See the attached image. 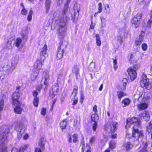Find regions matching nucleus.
Masks as SVG:
<instances>
[{
	"label": "nucleus",
	"mask_w": 152,
	"mask_h": 152,
	"mask_svg": "<svg viewBox=\"0 0 152 152\" xmlns=\"http://www.w3.org/2000/svg\"><path fill=\"white\" fill-rule=\"evenodd\" d=\"M77 90L78 87L77 86H75L71 96L72 98V99H74V98H75V96H76L77 93Z\"/></svg>",
	"instance_id": "cd10ccee"
},
{
	"label": "nucleus",
	"mask_w": 152,
	"mask_h": 152,
	"mask_svg": "<svg viewBox=\"0 0 152 152\" xmlns=\"http://www.w3.org/2000/svg\"><path fill=\"white\" fill-rule=\"evenodd\" d=\"M130 100L128 99H124L121 102V103L124 105L123 106L124 107L130 104Z\"/></svg>",
	"instance_id": "a878e982"
},
{
	"label": "nucleus",
	"mask_w": 152,
	"mask_h": 152,
	"mask_svg": "<svg viewBox=\"0 0 152 152\" xmlns=\"http://www.w3.org/2000/svg\"><path fill=\"white\" fill-rule=\"evenodd\" d=\"M128 82L126 78H123L122 80V82L123 83V88L121 89L124 90L126 89V84Z\"/></svg>",
	"instance_id": "c9c22d12"
},
{
	"label": "nucleus",
	"mask_w": 152,
	"mask_h": 152,
	"mask_svg": "<svg viewBox=\"0 0 152 152\" xmlns=\"http://www.w3.org/2000/svg\"><path fill=\"white\" fill-rule=\"evenodd\" d=\"M20 104L17 103L16 104H13L15 107L14 108V112L16 113L21 114L22 112V109L20 107L21 105V102H20Z\"/></svg>",
	"instance_id": "ddd939ff"
},
{
	"label": "nucleus",
	"mask_w": 152,
	"mask_h": 152,
	"mask_svg": "<svg viewBox=\"0 0 152 152\" xmlns=\"http://www.w3.org/2000/svg\"><path fill=\"white\" fill-rule=\"evenodd\" d=\"M4 100L3 99L0 98V111L3 108Z\"/></svg>",
	"instance_id": "4c0bfd02"
},
{
	"label": "nucleus",
	"mask_w": 152,
	"mask_h": 152,
	"mask_svg": "<svg viewBox=\"0 0 152 152\" xmlns=\"http://www.w3.org/2000/svg\"><path fill=\"white\" fill-rule=\"evenodd\" d=\"M73 141L74 143H76L77 141V134H75L73 136Z\"/></svg>",
	"instance_id": "a18cd8bd"
},
{
	"label": "nucleus",
	"mask_w": 152,
	"mask_h": 152,
	"mask_svg": "<svg viewBox=\"0 0 152 152\" xmlns=\"http://www.w3.org/2000/svg\"><path fill=\"white\" fill-rule=\"evenodd\" d=\"M141 46L143 50L145 51L147 49V45L146 44L143 43L142 45Z\"/></svg>",
	"instance_id": "09e8293b"
},
{
	"label": "nucleus",
	"mask_w": 152,
	"mask_h": 152,
	"mask_svg": "<svg viewBox=\"0 0 152 152\" xmlns=\"http://www.w3.org/2000/svg\"><path fill=\"white\" fill-rule=\"evenodd\" d=\"M11 152H18V150L16 148H13L11 151Z\"/></svg>",
	"instance_id": "338daca9"
},
{
	"label": "nucleus",
	"mask_w": 152,
	"mask_h": 152,
	"mask_svg": "<svg viewBox=\"0 0 152 152\" xmlns=\"http://www.w3.org/2000/svg\"><path fill=\"white\" fill-rule=\"evenodd\" d=\"M105 12L107 14H110L111 12V10L110 8L109 5L108 4H106L105 5Z\"/></svg>",
	"instance_id": "e433bc0d"
},
{
	"label": "nucleus",
	"mask_w": 152,
	"mask_h": 152,
	"mask_svg": "<svg viewBox=\"0 0 152 152\" xmlns=\"http://www.w3.org/2000/svg\"><path fill=\"white\" fill-rule=\"evenodd\" d=\"M33 13V11L32 10V9H31L30 10L29 14L28 15L27 19L28 21H30L32 18V15Z\"/></svg>",
	"instance_id": "f704fd0d"
},
{
	"label": "nucleus",
	"mask_w": 152,
	"mask_h": 152,
	"mask_svg": "<svg viewBox=\"0 0 152 152\" xmlns=\"http://www.w3.org/2000/svg\"><path fill=\"white\" fill-rule=\"evenodd\" d=\"M152 23V20L150 19L147 22L148 25L150 26L151 25Z\"/></svg>",
	"instance_id": "774afa93"
},
{
	"label": "nucleus",
	"mask_w": 152,
	"mask_h": 152,
	"mask_svg": "<svg viewBox=\"0 0 152 152\" xmlns=\"http://www.w3.org/2000/svg\"><path fill=\"white\" fill-rule=\"evenodd\" d=\"M9 132L8 128L6 126L3 127L0 132V139L1 141L0 146V151L1 152H7V146L6 141Z\"/></svg>",
	"instance_id": "7ed1b4c3"
},
{
	"label": "nucleus",
	"mask_w": 152,
	"mask_h": 152,
	"mask_svg": "<svg viewBox=\"0 0 152 152\" xmlns=\"http://www.w3.org/2000/svg\"><path fill=\"white\" fill-rule=\"evenodd\" d=\"M1 94L3 96L6 97L7 95V91L5 90H2L1 92Z\"/></svg>",
	"instance_id": "603ef678"
},
{
	"label": "nucleus",
	"mask_w": 152,
	"mask_h": 152,
	"mask_svg": "<svg viewBox=\"0 0 152 152\" xmlns=\"http://www.w3.org/2000/svg\"><path fill=\"white\" fill-rule=\"evenodd\" d=\"M140 85L142 87H145L147 89H150L151 88V84L149 83L148 79L142 80L140 82Z\"/></svg>",
	"instance_id": "f8f14e48"
},
{
	"label": "nucleus",
	"mask_w": 152,
	"mask_h": 152,
	"mask_svg": "<svg viewBox=\"0 0 152 152\" xmlns=\"http://www.w3.org/2000/svg\"><path fill=\"white\" fill-rule=\"evenodd\" d=\"M95 139V137L94 136L90 138L89 139V143L92 145Z\"/></svg>",
	"instance_id": "3c124183"
},
{
	"label": "nucleus",
	"mask_w": 152,
	"mask_h": 152,
	"mask_svg": "<svg viewBox=\"0 0 152 152\" xmlns=\"http://www.w3.org/2000/svg\"><path fill=\"white\" fill-rule=\"evenodd\" d=\"M141 42L136 40L135 42V44L136 46H139L141 44Z\"/></svg>",
	"instance_id": "13d9d810"
},
{
	"label": "nucleus",
	"mask_w": 152,
	"mask_h": 152,
	"mask_svg": "<svg viewBox=\"0 0 152 152\" xmlns=\"http://www.w3.org/2000/svg\"><path fill=\"white\" fill-rule=\"evenodd\" d=\"M98 10L99 11L97 12V13H100L101 12L102 10V7H98Z\"/></svg>",
	"instance_id": "69168bd1"
},
{
	"label": "nucleus",
	"mask_w": 152,
	"mask_h": 152,
	"mask_svg": "<svg viewBox=\"0 0 152 152\" xmlns=\"http://www.w3.org/2000/svg\"><path fill=\"white\" fill-rule=\"evenodd\" d=\"M9 72H5L4 71H2L0 74V79L1 80H3L5 76L9 74Z\"/></svg>",
	"instance_id": "c85d7f7f"
},
{
	"label": "nucleus",
	"mask_w": 152,
	"mask_h": 152,
	"mask_svg": "<svg viewBox=\"0 0 152 152\" xmlns=\"http://www.w3.org/2000/svg\"><path fill=\"white\" fill-rule=\"evenodd\" d=\"M143 119L146 121H149L150 118V115L148 112L145 111L141 113Z\"/></svg>",
	"instance_id": "2eb2a0df"
},
{
	"label": "nucleus",
	"mask_w": 152,
	"mask_h": 152,
	"mask_svg": "<svg viewBox=\"0 0 152 152\" xmlns=\"http://www.w3.org/2000/svg\"><path fill=\"white\" fill-rule=\"evenodd\" d=\"M117 124L116 122L112 121L109 124H106L104 126V129L105 130L113 132L116 130Z\"/></svg>",
	"instance_id": "423d86ee"
},
{
	"label": "nucleus",
	"mask_w": 152,
	"mask_h": 152,
	"mask_svg": "<svg viewBox=\"0 0 152 152\" xmlns=\"http://www.w3.org/2000/svg\"><path fill=\"white\" fill-rule=\"evenodd\" d=\"M117 95L118 98L121 100L123 97L126 96V94L123 91H119L117 92Z\"/></svg>",
	"instance_id": "7c9ffc66"
},
{
	"label": "nucleus",
	"mask_w": 152,
	"mask_h": 152,
	"mask_svg": "<svg viewBox=\"0 0 152 152\" xmlns=\"http://www.w3.org/2000/svg\"><path fill=\"white\" fill-rule=\"evenodd\" d=\"M12 48V41L9 40L7 43L6 48L8 49H11Z\"/></svg>",
	"instance_id": "ea45409f"
},
{
	"label": "nucleus",
	"mask_w": 152,
	"mask_h": 152,
	"mask_svg": "<svg viewBox=\"0 0 152 152\" xmlns=\"http://www.w3.org/2000/svg\"><path fill=\"white\" fill-rule=\"evenodd\" d=\"M96 37V43L97 46H100L101 44V42L100 39V37L98 34H96L95 35Z\"/></svg>",
	"instance_id": "c756f323"
},
{
	"label": "nucleus",
	"mask_w": 152,
	"mask_h": 152,
	"mask_svg": "<svg viewBox=\"0 0 152 152\" xmlns=\"http://www.w3.org/2000/svg\"><path fill=\"white\" fill-rule=\"evenodd\" d=\"M143 39V37L142 35H140L139 37L138 38H137V41H138L142 43V41Z\"/></svg>",
	"instance_id": "8fccbe9b"
},
{
	"label": "nucleus",
	"mask_w": 152,
	"mask_h": 152,
	"mask_svg": "<svg viewBox=\"0 0 152 152\" xmlns=\"http://www.w3.org/2000/svg\"><path fill=\"white\" fill-rule=\"evenodd\" d=\"M146 130L149 134H151L152 138V124L151 122L149 123L147 125Z\"/></svg>",
	"instance_id": "5701e85b"
},
{
	"label": "nucleus",
	"mask_w": 152,
	"mask_h": 152,
	"mask_svg": "<svg viewBox=\"0 0 152 152\" xmlns=\"http://www.w3.org/2000/svg\"><path fill=\"white\" fill-rule=\"evenodd\" d=\"M39 145L41 147H42L45 145V142L43 139H41L39 142Z\"/></svg>",
	"instance_id": "c03bdc74"
},
{
	"label": "nucleus",
	"mask_w": 152,
	"mask_h": 152,
	"mask_svg": "<svg viewBox=\"0 0 152 152\" xmlns=\"http://www.w3.org/2000/svg\"><path fill=\"white\" fill-rule=\"evenodd\" d=\"M59 89V86L57 83H55L53 86L52 88V90L50 91V96L52 98L57 94Z\"/></svg>",
	"instance_id": "9d476101"
},
{
	"label": "nucleus",
	"mask_w": 152,
	"mask_h": 152,
	"mask_svg": "<svg viewBox=\"0 0 152 152\" xmlns=\"http://www.w3.org/2000/svg\"><path fill=\"white\" fill-rule=\"evenodd\" d=\"M92 126L93 130L94 132L95 131L98 125L97 122H94L92 124Z\"/></svg>",
	"instance_id": "79ce46f5"
},
{
	"label": "nucleus",
	"mask_w": 152,
	"mask_h": 152,
	"mask_svg": "<svg viewBox=\"0 0 152 152\" xmlns=\"http://www.w3.org/2000/svg\"><path fill=\"white\" fill-rule=\"evenodd\" d=\"M27 127L25 124V121H20L19 123V129L18 133V138L19 139L22 137V135L25 132Z\"/></svg>",
	"instance_id": "20e7f679"
},
{
	"label": "nucleus",
	"mask_w": 152,
	"mask_h": 152,
	"mask_svg": "<svg viewBox=\"0 0 152 152\" xmlns=\"http://www.w3.org/2000/svg\"><path fill=\"white\" fill-rule=\"evenodd\" d=\"M93 110L95 113L97 112V106L96 105L94 106V107L93 108Z\"/></svg>",
	"instance_id": "0e129e2a"
},
{
	"label": "nucleus",
	"mask_w": 152,
	"mask_h": 152,
	"mask_svg": "<svg viewBox=\"0 0 152 152\" xmlns=\"http://www.w3.org/2000/svg\"><path fill=\"white\" fill-rule=\"evenodd\" d=\"M38 94V93L37 91H34L33 92V95L35 97H36V96Z\"/></svg>",
	"instance_id": "052dcab7"
},
{
	"label": "nucleus",
	"mask_w": 152,
	"mask_h": 152,
	"mask_svg": "<svg viewBox=\"0 0 152 152\" xmlns=\"http://www.w3.org/2000/svg\"><path fill=\"white\" fill-rule=\"evenodd\" d=\"M84 99V96L83 93V92L81 93V102L82 103L83 102V100Z\"/></svg>",
	"instance_id": "6e6d98bb"
},
{
	"label": "nucleus",
	"mask_w": 152,
	"mask_h": 152,
	"mask_svg": "<svg viewBox=\"0 0 152 152\" xmlns=\"http://www.w3.org/2000/svg\"><path fill=\"white\" fill-rule=\"evenodd\" d=\"M91 120L94 122H97L99 120L98 115L96 114H93L91 116Z\"/></svg>",
	"instance_id": "bb28decb"
},
{
	"label": "nucleus",
	"mask_w": 152,
	"mask_h": 152,
	"mask_svg": "<svg viewBox=\"0 0 152 152\" xmlns=\"http://www.w3.org/2000/svg\"><path fill=\"white\" fill-rule=\"evenodd\" d=\"M58 52L57 54V59L61 58L63 56V50L61 48V46H59L58 48Z\"/></svg>",
	"instance_id": "dca6fc26"
},
{
	"label": "nucleus",
	"mask_w": 152,
	"mask_h": 152,
	"mask_svg": "<svg viewBox=\"0 0 152 152\" xmlns=\"http://www.w3.org/2000/svg\"><path fill=\"white\" fill-rule=\"evenodd\" d=\"M67 124V122L65 120H63L61 122L60 124V126L63 132H65V129Z\"/></svg>",
	"instance_id": "4be33fe9"
},
{
	"label": "nucleus",
	"mask_w": 152,
	"mask_h": 152,
	"mask_svg": "<svg viewBox=\"0 0 152 152\" xmlns=\"http://www.w3.org/2000/svg\"><path fill=\"white\" fill-rule=\"evenodd\" d=\"M42 61L41 60V61L39 60H37L36 63H35L34 66L33 71L35 73L37 74V75H35V78H36L37 76V75L39 73V70H40L41 68L42 64Z\"/></svg>",
	"instance_id": "1a4fd4ad"
},
{
	"label": "nucleus",
	"mask_w": 152,
	"mask_h": 152,
	"mask_svg": "<svg viewBox=\"0 0 152 152\" xmlns=\"http://www.w3.org/2000/svg\"><path fill=\"white\" fill-rule=\"evenodd\" d=\"M28 32L27 28L23 29L21 33V36L23 39H26L27 38V34Z\"/></svg>",
	"instance_id": "412c9836"
},
{
	"label": "nucleus",
	"mask_w": 152,
	"mask_h": 152,
	"mask_svg": "<svg viewBox=\"0 0 152 152\" xmlns=\"http://www.w3.org/2000/svg\"><path fill=\"white\" fill-rule=\"evenodd\" d=\"M112 138L115 139L116 137V134L114 133H112L111 136Z\"/></svg>",
	"instance_id": "bf43d9fd"
},
{
	"label": "nucleus",
	"mask_w": 152,
	"mask_h": 152,
	"mask_svg": "<svg viewBox=\"0 0 152 152\" xmlns=\"http://www.w3.org/2000/svg\"><path fill=\"white\" fill-rule=\"evenodd\" d=\"M22 42V39L20 37H18L16 39L14 45L17 48L21 46Z\"/></svg>",
	"instance_id": "6ab92c4d"
},
{
	"label": "nucleus",
	"mask_w": 152,
	"mask_h": 152,
	"mask_svg": "<svg viewBox=\"0 0 152 152\" xmlns=\"http://www.w3.org/2000/svg\"><path fill=\"white\" fill-rule=\"evenodd\" d=\"M140 124V120L136 117L128 118L126 120V128L128 129L131 126H132V135L131 134L126 132V137L127 138L132 139V140L134 141H137L139 137H142L143 133L141 131H139L137 127H139Z\"/></svg>",
	"instance_id": "f257e3e1"
},
{
	"label": "nucleus",
	"mask_w": 152,
	"mask_h": 152,
	"mask_svg": "<svg viewBox=\"0 0 152 152\" xmlns=\"http://www.w3.org/2000/svg\"><path fill=\"white\" fill-rule=\"evenodd\" d=\"M51 2V0H46L45 1V5L47 13H48L49 10L50 8Z\"/></svg>",
	"instance_id": "b1692460"
},
{
	"label": "nucleus",
	"mask_w": 152,
	"mask_h": 152,
	"mask_svg": "<svg viewBox=\"0 0 152 152\" xmlns=\"http://www.w3.org/2000/svg\"><path fill=\"white\" fill-rule=\"evenodd\" d=\"M74 99V100H73L72 104L73 105H75L77 103L78 100L77 99V98L76 99L75 98H74V99Z\"/></svg>",
	"instance_id": "4d7b16f0"
},
{
	"label": "nucleus",
	"mask_w": 152,
	"mask_h": 152,
	"mask_svg": "<svg viewBox=\"0 0 152 152\" xmlns=\"http://www.w3.org/2000/svg\"><path fill=\"white\" fill-rule=\"evenodd\" d=\"M26 148L25 146H24V147H20L18 151V152H23L24 148Z\"/></svg>",
	"instance_id": "864d4df0"
},
{
	"label": "nucleus",
	"mask_w": 152,
	"mask_h": 152,
	"mask_svg": "<svg viewBox=\"0 0 152 152\" xmlns=\"http://www.w3.org/2000/svg\"><path fill=\"white\" fill-rule=\"evenodd\" d=\"M79 66L77 65H75L72 70V71L73 73H75L77 75L79 73Z\"/></svg>",
	"instance_id": "2f4dec72"
},
{
	"label": "nucleus",
	"mask_w": 152,
	"mask_h": 152,
	"mask_svg": "<svg viewBox=\"0 0 152 152\" xmlns=\"http://www.w3.org/2000/svg\"><path fill=\"white\" fill-rule=\"evenodd\" d=\"M142 17V14L141 13H138L134 16L131 21L133 26L135 28L138 26Z\"/></svg>",
	"instance_id": "0eeeda50"
},
{
	"label": "nucleus",
	"mask_w": 152,
	"mask_h": 152,
	"mask_svg": "<svg viewBox=\"0 0 152 152\" xmlns=\"http://www.w3.org/2000/svg\"><path fill=\"white\" fill-rule=\"evenodd\" d=\"M29 137L28 134H26L24 135L23 137V139L24 140H26L28 139Z\"/></svg>",
	"instance_id": "680f3d73"
},
{
	"label": "nucleus",
	"mask_w": 152,
	"mask_h": 152,
	"mask_svg": "<svg viewBox=\"0 0 152 152\" xmlns=\"http://www.w3.org/2000/svg\"><path fill=\"white\" fill-rule=\"evenodd\" d=\"M148 107V104L146 103H141L138 106V108L140 110H145Z\"/></svg>",
	"instance_id": "393cba45"
},
{
	"label": "nucleus",
	"mask_w": 152,
	"mask_h": 152,
	"mask_svg": "<svg viewBox=\"0 0 152 152\" xmlns=\"http://www.w3.org/2000/svg\"><path fill=\"white\" fill-rule=\"evenodd\" d=\"M113 64L114 66V68L115 70H116L117 68V59L115 58H113Z\"/></svg>",
	"instance_id": "a19ab883"
},
{
	"label": "nucleus",
	"mask_w": 152,
	"mask_h": 152,
	"mask_svg": "<svg viewBox=\"0 0 152 152\" xmlns=\"http://www.w3.org/2000/svg\"><path fill=\"white\" fill-rule=\"evenodd\" d=\"M47 47L45 44L42 48L40 54V58L42 61H44L45 58V55H46L47 51Z\"/></svg>",
	"instance_id": "9b49d317"
},
{
	"label": "nucleus",
	"mask_w": 152,
	"mask_h": 152,
	"mask_svg": "<svg viewBox=\"0 0 152 152\" xmlns=\"http://www.w3.org/2000/svg\"><path fill=\"white\" fill-rule=\"evenodd\" d=\"M34 152H41V149L39 148H36Z\"/></svg>",
	"instance_id": "e2e57ef3"
},
{
	"label": "nucleus",
	"mask_w": 152,
	"mask_h": 152,
	"mask_svg": "<svg viewBox=\"0 0 152 152\" xmlns=\"http://www.w3.org/2000/svg\"><path fill=\"white\" fill-rule=\"evenodd\" d=\"M20 88V87H18L16 88V91L12 95V104H16L17 103L20 104V102L18 100L20 96V91L19 90Z\"/></svg>",
	"instance_id": "6e6552de"
},
{
	"label": "nucleus",
	"mask_w": 152,
	"mask_h": 152,
	"mask_svg": "<svg viewBox=\"0 0 152 152\" xmlns=\"http://www.w3.org/2000/svg\"><path fill=\"white\" fill-rule=\"evenodd\" d=\"M133 145L129 142H127L125 145L126 149L129 151L133 147Z\"/></svg>",
	"instance_id": "72a5a7b5"
},
{
	"label": "nucleus",
	"mask_w": 152,
	"mask_h": 152,
	"mask_svg": "<svg viewBox=\"0 0 152 152\" xmlns=\"http://www.w3.org/2000/svg\"><path fill=\"white\" fill-rule=\"evenodd\" d=\"M95 63L94 62L92 61L90 64L88 66V69L91 71H93L95 68Z\"/></svg>",
	"instance_id": "473e14b6"
},
{
	"label": "nucleus",
	"mask_w": 152,
	"mask_h": 152,
	"mask_svg": "<svg viewBox=\"0 0 152 152\" xmlns=\"http://www.w3.org/2000/svg\"><path fill=\"white\" fill-rule=\"evenodd\" d=\"M21 13L22 15H26L27 14V11L24 8H23V9L21 10Z\"/></svg>",
	"instance_id": "49530a36"
},
{
	"label": "nucleus",
	"mask_w": 152,
	"mask_h": 152,
	"mask_svg": "<svg viewBox=\"0 0 152 152\" xmlns=\"http://www.w3.org/2000/svg\"><path fill=\"white\" fill-rule=\"evenodd\" d=\"M101 20L102 22V26L103 27L105 25L106 20L105 18H101Z\"/></svg>",
	"instance_id": "37998d69"
},
{
	"label": "nucleus",
	"mask_w": 152,
	"mask_h": 152,
	"mask_svg": "<svg viewBox=\"0 0 152 152\" xmlns=\"http://www.w3.org/2000/svg\"><path fill=\"white\" fill-rule=\"evenodd\" d=\"M39 102V98H37V97H35L34 99L33 103L35 107H37L38 106Z\"/></svg>",
	"instance_id": "58836bf2"
},
{
	"label": "nucleus",
	"mask_w": 152,
	"mask_h": 152,
	"mask_svg": "<svg viewBox=\"0 0 152 152\" xmlns=\"http://www.w3.org/2000/svg\"><path fill=\"white\" fill-rule=\"evenodd\" d=\"M56 100H56V99H55L54 100V101H53V102L52 103V106H51V109H50L51 110V111L53 110V109L54 104H55V103L56 102Z\"/></svg>",
	"instance_id": "5fc2aeb1"
},
{
	"label": "nucleus",
	"mask_w": 152,
	"mask_h": 152,
	"mask_svg": "<svg viewBox=\"0 0 152 152\" xmlns=\"http://www.w3.org/2000/svg\"><path fill=\"white\" fill-rule=\"evenodd\" d=\"M68 10L67 7L64 8V14L61 16L59 20L60 27L58 30V35L60 38L64 37L66 33V28L65 26L68 20V17L66 12Z\"/></svg>",
	"instance_id": "f03ea898"
},
{
	"label": "nucleus",
	"mask_w": 152,
	"mask_h": 152,
	"mask_svg": "<svg viewBox=\"0 0 152 152\" xmlns=\"http://www.w3.org/2000/svg\"><path fill=\"white\" fill-rule=\"evenodd\" d=\"M46 113V109L44 108H42L41 109V115H45Z\"/></svg>",
	"instance_id": "de8ad7c7"
},
{
	"label": "nucleus",
	"mask_w": 152,
	"mask_h": 152,
	"mask_svg": "<svg viewBox=\"0 0 152 152\" xmlns=\"http://www.w3.org/2000/svg\"><path fill=\"white\" fill-rule=\"evenodd\" d=\"M75 18L77 17L78 16L79 11L80 10V6L79 4H75L74 7Z\"/></svg>",
	"instance_id": "a211bd4d"
},
{
	"label": "nucleus",
	"mask_w": 152,
	"mask_h": 152,
	"mask_svg": "<svg viewBox=\"0 0 152 152\" xmlns=\"http://www.w3.org/2000/svg\"><path fill=\"white\" fill-rule=\"evenodd\" d=\"M19 57L16 56L14 57L12 62V71H13L15 68L17 64L19 61Z\"/></svg>",
	"instance_id": "4468645a"
},
{
	"label": "nucleus",
	"mask_w": 152,
	"mask_h": 152,
	"mask_svg": "<svg viewBox=\"0 0 152 152\" xmlns=\"http://www.w3.org/2000/svg\"><path fill=\"white\" fill-rule=\"evenodd\" d=\"M138 69V67L136 65H135L133 67H130L128 69L127 72L132 81L134 80L136 77L137 73L136 71Z\"/></svg>",
	"instance_id": "39448f33"
},
{
	"label": "nucleus",
	"mask_w": 152,
	"mask_h": 152,
	"mask_svg": "<svg viewBox=\"0 0 152 152\" xmlns=\"http://www.w3.org/2000/svg\"><path fill=\"white\" fill-rule=\"evenodd\" d=\"M3 70L2 71H4L5 72H9V74L10 72H12V66L11 67L9 65L7 64H6L4 65L3 67Z\"/></svg>",
	"instance_id": "aec40b11"
},
{
	"label": "nucleus",
	"mask_w": 152,
	"mask_h": 152,
	"mask_svg": "<svg viewBox=\"0 0 152 152\" xmlns=\"http://www.w3.org/2000/svg\"><path fill=\"white\" fill-rule=\"evenodd\" d=\"M43 75V78L41 82V85H43V84L44 85H46L47 83V80L49 77V75L46 72H44Z\"/></svg>",
	"instance_id": "f3484780"
}]
</instances>
